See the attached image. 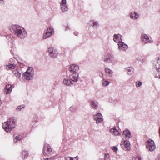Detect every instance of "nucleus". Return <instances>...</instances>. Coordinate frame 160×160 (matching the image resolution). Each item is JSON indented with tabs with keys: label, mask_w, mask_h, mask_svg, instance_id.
<instances>
[{
	"label": "nucleus",
	"mask_w": 160,
	"mask_h": 160,
	"mask_svg": "<svg viewBox=\"0 0 160 160\" xmlns=\"http://www.w3.org/2000/svg\"><path fill=\"white\" fill-rule=\"evenodd\" d=\"M15 35L19 38H23L27 36V32L23 27L18 25H15L13 27Z\"/></svg>",
	"instance_id": "1"
},
{
	"label": "nucleus",
	"mask_w": 160,
	"mask_h": 160,
	"mask_svg": "<svg viewBox=\"0 0 160 160\" xmlns=\"http://www.w3.org/2000/svg\"><path fill=\"white\" fill-rule=\"evenodd\" d=\"M129 17L133 20H136L140 18V15L135 11H132L130 13Z\"/></svg>",
	"instance_id": "12"
},
{
	"label": "nucleus",
	"mask_w": 160,
	"mask_h": 160,
	"mask_svg": "<svg viewBox=\"0 0 160 160\" xmlns=\"http://www.w3.org/2000/svg\"><path fill=\"white\" fill-rule=\"evenodd\" d=\"M78 73H70L69 78L73 82H77L78 80Z\"/></svg>",
	"instance_id": "15"
},
{
	"label": "nucleus",
	"mask_w": 160,
	"mask_h": 160,
	"mask_svg": "<svg viewBox=\"0 0 160 160\" xmlns=\"http://www.w3.org/2000/svg\"><path fill=\"white\" fill-rule=\"evenodd\" d=\"M99 76L100 77H102V78H103V73L102 72L101 75H100Z\"/></svg>",
	"instance_id": "40"
},
{
	"label": "nucleus",
	"mask_w": 160,
	"mask_h": 160,
	"mask_svg": "<svg viewBox=\"0 0 160 160\" xmlns=\"http://www.w3.org/2000/svg\"><path fill=\"white\" fill-rule=\"evenodd\" d=\"M147 149L149 151L152 152L156 148L154 142L152 140L149 139L145 143Z\"/></svg>",
	"instance_id": "5"
},
{
	"label": "nucleus",
	"mask_w": 160,
	"mask_h": 160,
	"mask_svg": "<svg viewBox=\"0 0 160 160\" xmlns=\"http://www.w3.org/2000/svg\"><path fill=\"white\" fill-rule=\"evenodd\" d=\"M69 28L68 26H67L66 27L65 30L66 31L69 29Z\"/></svg>",
	"instance_id": "39"
},
{
	"label": "nucleus",
	"mask_w": 160,
	"mask_h": 160,
	"mask_svg": "<svg viewBox=\"0 0 160 160\" xmlns=\"http://www.w3.org/2000/svg\"><path fill=\"white\" fill-rule=\"evenodd\" d=\"M13 141L14 142L16 143L18 141H19L21 139V137L20 135L18 134H15L13 135Z\"/></svg>",
	"instance_id": "22"
},
{
	"label": "nucleus",
	"mask_w": 160,
	"mask_h": 160,
	"mask_svg": "<svg viewBox=\"0 0 160 160\" xmlns=\"http://www.w3.org/2000/svg\"><path fill=\"white\" fill-rule=\"evenodd\" d=\"M21 157L24 159H27L28 156V152L26 151H23L21 154Z\"/></svg>",
	"instance_id": "23"
},
{
	"label": "nucleus",
	"mask_w": 160,
	"mask_h": 160,
	"mask_svg": "<svg viewBox=\"0 0 160 160\" xmlns=\"http://www.w3.org/2000/svg\"><path fill=\"white\" fill-rule=\"evenodd\" d=\"M91 106L95 109H96L98 107V104L96 102L92 101L91 102Z\"/></svg>",
	"instance_id": "30"
},
{
	"label": "nucleus",
	"mask_w": 160,
	"mask_h": 160,
	"mask_svg": "<svg viewBox=\"0 0 160 160\" xmlns=\"http://www.w3.org/2000/svg\"><path fill=\"white\" fill-rule=\"evenodd\" d=\"M93 24L92 27L94 28H97L98 26V24L97 21H94V20H92L89 22L88 24L90 25H91Z\"/></svg>",
	"instance_id": "25"
},
{
	"label": "nucleus",
	"mask_w": 160,
	"mask_h": 160,
	"mask_svg": "<svg viewBox=\"0 0 160 160\" xmlns=\"http://www.w3.org/2000/svg\"><path fill=\"white\" fill-rule=\"evenodd\" d=\"M13 74L17 77L20 78L21 75V73L19 72L18 70H15L13 71Z\"/></svg>",
	"instance_id": "28"
},
{
	"label": "nucleus",
	"mask_w": 160,
	"mask_h": 160,
	"mask_svg": "<svg viewBox=\"0 0 160 160\" xmlns=\"http://www.w3.org/2000/svg\"><path fill=\"white\" fill-rule=\"evenodd\" d=\"M79 68L78 65L75 64H72L70 66L69 71L70 73H78Z\"/></svg>",
	"instance_id": "9"
},
{
	"label": "nucleus",
	"mask_w": 160,
	"mask_h": 160,
	"mask_svg": "<svg viewBox=\"0 0 160 160\" xmlns=\"http://www.w3.org/2000/svg\"><path fill=\"white\" fill-rule=\"evenodd\" d=\"M121 36L120 34H116L114 35L113 40L115 42H118V43L122 41Z\"/></svg>",
	"instance_id": "19"
},
{
	"label": "nucleus",
	"mask_w": 160,
	"mask_h": 160,
	"mask_svg": "<svg viewBox=\"0 0 160 160\" xmlns=\"http://www.w3.org/2000/svg\"><path fill=\"white\" fill-rule=\"evenodd\" d=\"M142 82L141 81H137L136 82V86L137 87L141 86L142 84Z\"/></svg>",
	"instance_id": "33"
},
{
	"label": "nucleus",
	"mask_w": 160,
	"mask_h": 160,
	"mask_svg": "<svg viewBox=\"0 0 160 160\" xmlns=\"http://www.w3.org/2000/svg\"><path fill=\"white\" fill-rule=\"evenodd\" d=\"M105 71L106 73V75L108 77H111L113 73L112 71L108 68L107 67L105 68Z\"/></svg>",
	"instance_id": "20"
},
{
	"label": "nucleus",
	"mask_w": 160,
	"mask_h": 160,
	"mask_svg": "<svg viewBox=\"0 0 160 160\" xmlns=\"http://www.w3.org/2000/svg\"><path fill=\"white\" fill-rule=\"evenodd\" d=\"M118 45V49L121 51H125L128 49V46L122 42L119 43Z\"/></svg>",
	"instance_id": "14"
},
{
	"label": "nucleus",
	"mask_w": 160,
	"mask_h": 160,
	"mask_svg": "<svg viewBox=\"0 0 160 160\" xmlns=\"http://www.w3.org/2000/svg\"><path fill=\"white\" fill-rule=\"evenodd\" d=\"M132 160H141V158L138 157H133L132 158Z\"/></svg>",
	"instance_id": "34"
},
{
	"label": "nucleus",
	"mask_w": 160,
	"mask_h": 160,
	"mask_svg": "<svg viewBox=\"0 0 160 160\" xmlns=\"http://www.w3.org/2000/svg\"><path fill=\"white\" fill-rule=\"evenodd\" d=\"M127 74L130 76L132 75L134 71V68L132 67H128L126 68Z\"/></svg>",
	"instance_id": "24"
},
{
	"label": "nucleus",
	"mask_w": 160,
	"mask_h": 160,
	"mask_svg": "<svg viewBox=\"0 0 160 160\" xmlns=\"http://www.w3.org/2000/svg\"><path fill=\"white\" fill-rule=\"evenodd\" d=\"M10 53H11V54H12V50H11L10 51Z\"/></svg>",
	"instance_id": "45"
},
{
	"label": "nucleus",
	"mask_w": 160,
	"mask_h": 160,
	"mask_svg": "<svg viewBox=\"0 0 160 160\" xmlns=\"http://www.w3.org/2000/svg\"><path fill=\"white\" fill-rule=\"evenodd\" d=\"M34 74V71L32 68H29L24 74V78L29 80L33 78Z\"/></svg>",
	"instance_id": "4"
},
{
	"label": "nucleus",
	"mask_w": 160,
	"mask_h": 160,
	"mask_svg": "<svg viewBox=\"0 0 160 160\" xmlns=\"http://www.w3.org/2000/svg\"><path fill=\"white\" fill-rule=\"evenodd\" d=\"M12 90V87L11 85H6L4 89V92L6 94L10 93Z\"/></svg>",
	"instance_id": "17"
},
{
	"label": "nucleus",
	"mask_w": 160,
	"mask_h": 160,
	"mask_svg": "<svg viewBox=\"0 0 160 160\" xmlns=\"http://www.w3.org/2000/svg\"><path fill=\"white\" fill-rule=\"evenodd\" d=\"M67 3L66 0H61L60 4H64Z\"/></svg>",
	"instance_id": "38"
},
{
	"label": "nucleus",
	"mask_w": 160,
	"mask_h": 160,
	"mask_svg": "<svg viewBox=\"0 0 160 160\" xmlns=\"http://www.w3.org/2000/svg\"><path fill=\"white\" fill-rule=\"evenodd\" d=\"M74 34L75 35L77 36L78 35V32H74Z\"/></svg>",
	"instance_id": "43"
},
{
	"label": "nucleus",
	"mask_w": 160,
	"mask_h": 160,
	"mask_svg": "<svg viewBox=\"0 0 160 160\" xmlns=\"http://www.w3.org/2000/svg\"><path fill=\"white\" fill-rule=\"evenodd\" d=\"M112 149L115 152H116L118 150V148L115 147H112Z\"/></svg>",
	"instance_id": "36"
},
{
	"label": "nucleus",
	"mask_w": 160,
	"mask_h": 160,
	"mask_svg": "<svg viewBox=\"0 0 160 160\" xmlns=\"http://www.w3.org/2000/svg\"><path fill=\"white\" fill-rule=\"evenodd\" d=\"M52 150L50 146L47 143L44 144L43 148V154L44 155H47L52 152Z\"/></svg>",
	"instance_id": "8"
},
{
	"label": "nucleus",
	"mask_w": 160,
	"mask_h": 160,
	"mask_svg": "<svg viewBox=\"0 0 160 160\" xmlns=\"http://www.w3.org/2000/svg\"><path fill=\"white\" fill-rule=\"evenodd\" d=\"M12 58H11V59H10L9 60V62H12Z\"/></svg>",
	"instance_id": "44"
},
{
	"label": "nucleus",
	"mask_w": 160,
	"mask_h": 160,
	"mask_svg": "<svg viewBox=\"0 0 160 160\" xmlns=\"http://www.w3.org/2000/svg\"><path fill=\"white\" fill-rule=\"evenodd\" d=\"M93 119L97 124H99L103 121V117L102 114L98 113L93 116Z\"/></svg>",
	"instance_id": "10"
},
{
	"label": "nucleus",
	"mask_w": 160,
	"mask_h": 160,
	"mask_svg": "<svg viewBox=\"0 0 160 160\" xmlns=\"http://www.w3.org/2000/svg\"><path fill=\"white\" fill-rule=\"evenodd\" d=\"M73 160H78V157L77 156L76 157L72 158Z\"/></svg>",
	"instance_id": "41"
},
{
	"label": "nucleus",
	"mask_w": 160,
	"mask_h": 160,
	"mask_svg": "<svg viewBox=\"0 0 160 160\" xmlns=\"http://www.w3.org/2000/svg\"><path fill=\"white\" fill-rule=\"evenodd\" d=\"M102 59L105 63H111L112 65H114L117 62L113 56L110 53H104L102 56Z\"/></svg>",
	"instance_id": "3"
},
{
	"label": "nucleus",
	"mask_w": 160,
	"mask_h": 160,
	"mask_svg": "<svg viewBox=\"0 0 160 160\" xmlns=\"http://www.w3.org/2000/svg\"><path fill=\"white\" fill-rule=\"evenodd\" d=\"M156 68H157V72H158V73H155V77L156 78H160V56L157 61L156 64Z\"/></svg>",
	"instance_id": "11"
},
{
	"label": "nucleus",
	"mask_w": 160,
	"mask_h": 160,
	"mask_svg": "<svg viewBox=\"0 0 160 160\" xmlns=\"http://www.w3.org/2000/svg\"><path fill=\"white\" fill-rule=\"evenodd\" d=\"M102 85L104 86H106L109 85L110 82H109L103 79L102 81Z\"/></svg>",
	"instance_id": "31"
},
{
	"label": "nucleus",
	"mask_w": 160,
	"mask_h": 160,
	"mask_svg": "<svg viewBox=\"0 0 160 160\" xmlns=\"http://www.w3.org/2000/svg\"><path fill=\"white\" fill-rule=\"evenodd\" d=\"M15 121L13 118H10L7 121L3 123V128L6 132H9L15 127Z\"/></svg>",
	"instance_id": "2"
},
{
	"label": "nucleus",
	"mask_w": 160,
	"mask_h": 160,
	"mask_svg": "<svg viewBox=\"0 0 160 160\" xmlns=\"http://www.w3.org/2000/svg\"><path fill=\"white\" fill-rule=\"evenodd\" d=\"M4 3L3 0H0V4H3Z\"/></svg>",
	"instance_id": "42"
},
{
	"label": "nucleus",
	"mask_w": 160,
	"mask_h": 160,
	"mask_svg": "<svg viewBox=\"0 0 160 160\" xmlns=\"http://www.w3.org/2000/svg\"><path fill=\"white\" fill-rule=\"evenodd\" d=\"M54 32V29L52 27L47 28L44 32L43 36V38L44 39H46L48 37L51 36Z\"/></svg>",
	"instance_id": "6"
},
{
	"label": "nucleus",
	"mask_w": 160,
	"mask_h": 160,
	"mask_svg": "<svg viewBox=\"0 0 160 160\" xmlns=\"http://www.w3.org/2000/svg\"><path fill=\"white\" fill-rule=\"evenodd\" d=\"M65 159L66 160H73V159L72 158L68 156L66 157Z\"/></svg>",
	"instance_id": "35"
},
{
	"label": "nucleus",
	"mask_w": 160,
	"mask_h": 160,
	"mask_svg": "<svg viewBox=\"0 0 160 160\" xmlns=\"http://www.w3.org/2000/svg\"><path fill=\"white\" fill-rule=\"evenodd\" d=\"M61 10L62 12H66L68 10V7L66 3L60 4Z\"/></svg>",
	"instance_id": "21"
},
{
	"label": "nucleus",
	"mask_w": 160,
	"mask_h": 160,
	"mask_svg": "<svg viewBox=\"0 0 160 160\" xmlns=\"http://www.w3.org/2000/svg\"><path fill=\"white\" fill-rule=\"evenodd\" d=\"M48 51L51 57L55 58L57 55L56 50L52 48H49L48 49Z\"/></svg>",
	"instance_id": "13"
},
{
	"label": "nucleus",
	"mask_w": 160,
	"mask_h": 160,
	"mask_svg": "<svg viewBox=\"0 0 160 160\" xmlns=\"http://www.w3.org/2000/svg\"><path fill=\"white\" fill-rule=\"evenodd\" d=\"M109 156V154L108 153H107L105 154L104 157V160H106L107 158H108Z\"/></svg>",
	"instance_id": "37"
},
{
	"label": "nucleus",
	"mask_w": 160,
	"mask_h": 160,
	"mask_svg": "<svg viewBox=\"0 0 160 160\" xmlns=\"http://www.w3.org/2000/svg\"><path fill=\"white\" fill-rule=\"evenodd\" d=\"M110 131L111 133H113L116 136L118 135L119 134V133L118 130L115 128L111 129Z\"/></svg>",
	"instance_id": "26"
},
{
	"label": "nucleus",
	"mask_w": 160,
	"mask_h": 160,
	"mask_svg": "<svg viewBox=\"0 0 160 160\" xmlns=\"http://www.w3.org/2000/svg\"><path fill=\"white\" fill-rule=\"evenodd\" d=\"M130 144L127 140H123L121 142L120 146L125 151L129 150L130 149Z\"/></svg>",
	"instance_id": "7"
},
{
	"label": "nucleus",
	"mask_w": 160,
	"mask_h": 160,
	"mask_svg": "<svg viewBox=\"0 0 160 160\" xmlns=\"http://www.w3.org/2000/svg\"><path fill=\"white\" fill-rule=\"evenodd\" d=\"M63 82L65 84L68 86H71L73 84V83L71 81L66 79L63 80Z\"/></svg>",
	"instance_id": "27"
},
{
	"label": "nucleus",
	"mask_w": 160,
	"mask_h": 160,
	"mask_svg": "<svg viewBox=\"0 0 160 160\" xmlns=\"http://www.w3.org/2000/svg\"><path fill=\"white\" fill-rule=\"evenodd\" d=\"M141 39L142 42L144 44H146L148 42L151 43L152 42L151 38H150L146 34H142V35Z\"/></svg>",
	"instance_id": "16"
},
{
	"label": "nucleus",
	"mask_w": 160,
	"mask_h": 160,
	"mask_svg": "<svg viewBox=\"0 0 160 160\" xmlns=\"http://www.w3.org/2000/svg\"><path fill=\"white\" fill-rule=\"evenodd\" d=\"M24 108V106L23 105L19 106L17 107L16 110L17 111H19L21 110V109L23 108Z\"/></svg>",
	"instance_id": "32"
},
{
	"label": "nucleus",
	"mask_w": 160,
	"mask_h": 160,
	"mask_svg": "<svg viewBox=\"0 0 160 160\" xmlns=\"http://www.w3.org/2000/svg\"><path fill=\"white\" fill-rule=\"evenodd\" d=\"M15 65L13 64H9L6 66V68L7 69H13L15 68Z\"/></svg>",
	"instance_id": "29"
},
{
	"label": "nucleus",
	"mask_w": 160,
	"mask_h": 160,
	"mask_svg": "<svg viewBox=\"0 0 160 160\" xmlns=\"http://www.w3.org/2000/svg\"><path fill=\"white\" fill-rule=\"evenodd\" d=\"M122 136L126 139H129L131 136V133L128 130H125L123 131Z\"/></svg>",
	"instance_id": "18"
}]
</instances>
